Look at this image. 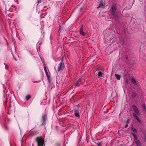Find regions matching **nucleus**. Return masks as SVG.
Masks as SVG:
<instances>
[{
    "instance_id": "1",
    "label": "nucleus",
    "mask_w": 146,
    "mask_h": 146,
    "mask_svg": "<svg viewBox=\"0 0 146 146\" xmlns=\"http://www.w3.org/2000/svg\"><path fill=\"white\" fill-rule=\"evenodd\" d=\"M117 9L116 5L115 4H113L111 7V9L109 10V12L112 15L115 17H117V13L116 11Z\"/></svg>"
},
{
    "instance_id": "16",
    "label": "nucleus",
    "mask_w": 146,
    "mask_h": 146,
    "mask_svg": "<svg viewBox=\"0 0 146 146\" xmlns=\"http://www.w3.org/2000/svg\"><path fill=\"white\" fill-rule=\"evenodd\" d=\"M103 74V73L100 71L98 72V75L99 76H102V75Z\"/></svg>"
},
{
    "instance_id": "6",
    "label": "nucleus",
    "mask_w": 146,
    "mask_h": 146,
    "mask_svg": "<svg viewBox=\"0 0 146 146\" xmlns=\"http://www.w3.org/2000/svg\"><path fill=\"white\" fill-rule=\"evenodd\" d=\"M104 6V5L102 1H101L99 2V6L97 7L98 9H99V8L102 7Z\"/></svg>"
},
{
    "instance_id": "14",
    "label": "nucleus",
    "mask_w": 146,
    "mask_h": 146,
    "mask_svg": "<svg viewBox=\"0 0 146 146\" xmlns=\"http://www.w3.org/2000/svg\"><path fill=\"white\" fill-rule=\"evenodd\" d=\"M44 71L45 72L46 74V75L47 76H48V73L47 70L46 69L45 66H44Z\"/></svg>"
},
{
    "instance_id": "27",
    "label": "nucleus",
    "mask_w": 146,
    "mask_h": 146,
    "mask_svg": "<svg viewBox=\"0 0 146 146\" xmlns=\"http://www.w3.org/2000/svg\"><path fill=\"white\" fill-rule=\"evenodd\" d=\"M83 8L82 7L80 9V11H81L82 10V9Z\"/></svg>"
},
{
    "instance_id": "30",
    "label": "nucleus",
    "mask_w": 146,
    "mask_h": 146,
    "mask_svg": "<svg viewBox=\"0 0 146 146\" xmlns=\"http://www.w3.org/2000/svg\"><path fill=\"white\" fill-rule=\"evenodd\" d=\"M126 82L127 83H128V80H126Z\"/></svg>"
},
{
    "instance_id": "2",
    "label": "nucleus",
    "mask_w": 146,
    "mask_h": 146,
    "mask_svg": "<svg viewBox=\"0 0 146 146\" xmlns=\"http://www.w3.org/2000/svg\"><path fill=\"white\" fill-rule=\"evenodd\" d=\"M36 141L38 144V146H43L44 141L41 137H38L36 139Z\"/></svg>"
},
{
    "instance_id": "24",
    "label": "nucleus",
    "mask_w": 146,
    "mask_h": 146,
    "mask_svg": "<svg viewBox=\"0 0 146 146\" xmlns=\"http://www.w3.org/2000/svg\"><path fill=\"white\" fill-rule=\"evenodd\" d=\"M97 144L98 146H100L101 144V143H98Z\"/></svg>"
},
{
    "instance_id": "4",
    "label": "nucleus",
    "mask_w": 146,
    "mask_h": 146,
    "mask_svg": "<svg viewBox=\"0 0 146 146\" xmlns=\"http://www.w3.org/2000/svg\"><path fill=\"white\" fill-rule=\"evenodd\" d=\"M132 107L134 111L138 115H139V112L137 107L133 105L132 106Z\"/></svg>"
},
{
    "instance_id": "28",
    "label": "nucleus",
    "mask_w": 146,
    "mask_h": 146,
    "mask_svg": "<svg viewBox=\"0 0 146 146\" xmlns=\"http://www.w3.org/2000/svg\"><path fill=\"white\" fill-rule=\"evenodd\" d=\"M80 80H79L78 82H77L78 83H79V82H80Z\"/></svg>"
},
{
    "instance_id": "25",
    "label": "nucleus",
    "mask_w": 146,
    "mask_h": 146,
    "mask_svg": "<svg viewBox=\"0 0 146 146\" xmlns=\"http://www.w3.org/2000/svg\"><path fill=\"white\" fill-rule=\"evenodd\" d=\"M41 2V0H38V1H37V3H40Z\"/></svg>"
},
{
    "instance_id": "13",
    "label": "nucleus",
    "mask_w": 146,
    "mask_h": 146,
    "mask_svg": "<svg viewBox=\"0 0 146 146\" xmlns=\"http://www.w3.org/2000/svg\"><path fill=\"white\" fill-rule=\"evenodd\" d=\"M132 135H133L135 139L136 140H137V137L135 134L134 133H132Z\"/></svg>"
},
{
    "instance_id": "9",
    "label": "nucleus",
    "mask_w": 146,
    "mask_h": 146,
    "mask_svg": "<svg viewBox=\"0 0 146 146\" xmlns=\"http://www.w3.org/2000/svg\"><path fill=\"white\" fill-rule=\"evenodd\" d=\"M115 76L117 78V79L118 80H120V78H121V76L119 75L118 74H115Z\"/></svg>"
},
{
    "instance_id": "26",
    "label": "nucleus",
    "mask_w": 146,
    "mask_h": 146,
    "mask_svg": "<svg viewBox=\"0 0 146 146\" xmlns=\"http://www.w3.org/2000/svg\"><path fill=\"white\" fill-rule=\"evenodd\" d=\"M125 58H126L127 60L128 59V56L127 55H126L125 56Z\"/></svg>"
},
{
    "instance_id": "19",
    "label": "nucleus",
    "mask_w": 146,
    "mask_h": 146,
    "mask_svg": "<svg viewBox=\"0 0 146 146\" xmlns=\"http://www.w3.org/2000/svg\"><path fill=\"white\" fill-rule=\"evenodd\" d=\"M120 44H121V45H123V44H124V42L123 40L122 39L121 40V41H120Z\"/></svg>"
},
{
    "instance_id": "20",
    "label": "nucleus",
    "mask_w": 146,
    "mask_h": 146,
    "mask_svg": "<svg viewBox=\"0 0 146 146\" xmlns=\"http://www.w3.org/2000/svg\"><path fill=\"white\" fill-rule=\"evenodd\" d=\"M132 130L134 132H136L137 130L134 127H132Z\"/></svg>"
},
{
    "instance_id": "11",
    "label": "nucleus",
    "mask_w": 146,
    "mask_h": 146,
    "mask_svg": "<svg viewBox=\"0 0 146 146\" xmlns=\"http://www.w3.org/2000/svg\"><path fill=\"white\" fill-rule=\"evenodd\" d=\"M136 143L137 146H141V144L140 142L138 140H136Z\"/></svg>"
},
{
    "instance_id": "7",
    "label": "nucleus",
    "mask_w": 146,
    "mask_h": 146,
    "mask_svg": "<svg viewBox=\"0 0 146 146\" xmlns=\"http://www.w3.org/2000/svg\"><path fill=\"white\" fill-rule=\"evenodd\" d=\"M46 116V115L45 114L43 115L42 116V119L43 120V123H42V125L44 124V123L45 121V117Z\"/></svg>"
},
{
    "instance_id": "3",
    "label": "nucleus",
    "mask_w": 146,
    "mask_h": 146,
    "mask_svg": "<svg viewBox=\"0 0 146 146\" xmlns=\"http://www.w3.org/2000/svg\"><path fill=\"white\" fill-rule=\"evenodd\" d=\"M64 68V63H60L58 68V71L59 72L60 70H63Z\"/></svg>"
},
{
    "instance_id": "18",
    "label": "nucleus",
    "mask_w": 146,
    "mask_h": 146,
    "mask_svg": "<svg viewBox=\"0 0 146 146\" xmlns=\"http://www.w3.org/2000/svg\"><path fill=\"white\" fill-rule=\"evenodd\" d=\"M131 81L132 83L134 84H135L136 83V81H135V80L133 78H132L131 79Z\"/></svg>"
},
{
    "instance_id": "21",
    "label": "nucleus",
    "mask_w": 146,
    "mask_h": 146,
    "mask_svg": "<svg viewBox=\"0 0 146 146\" xmlns=\"http://www.w3.org/2000/svg\"><path fill=\"white\" fill-rule=\"evenodd\" d=\"M129 119H128L127 120V121L126 123L128 124L129 122Z\"/></svg>"
},
{
    "instance_id": "29",
    "label": "nucleus",
    "mask_w": 146,
    "mask_h": 146,
    "mask_svg": "<svg viewBox=\"0 0 146 146\" xmlns=\"http://www.w3.org/2000/svg\"><path fill=\"white\" fill-rule=\"evenodd\" d=\"M134 94H132L133 96L134 97H135V95H134Z\"/></svg>"
},
{
    "instance_id": "8",
    "label": "nucleus",
    "mask_w": 146,
    "mask_h": 146,
    "mask_svg": "<svg viewBox=\"0 0 146 146\" xmlns=\"http://www.w3.org/2000/svg\"><path fill=\"white\" fill-rule=\"evenodd\" d=\"M133 115L135 118L138 121H139V122H140V120H139V119L137 117L136 114L135 113H133Z\"/></svg>"
},
{
    "instance_id": "22",
    "label": "nucleus",
    "mask_w": 146,
    "mask_h": 146,
    "mask_svg": "<svg viewBox=\"0 0 146 146\" xmlns=\"http://www.w3.org/2000/svg\"><path fill=\"white\" fill-rule=\"evenodd\" d=\"M79 83H78L77 82V83H76V87L78 86H79Z\"/></svg>"
},
{
    "instance_id": "5",
    "label": "nucleus",
    "mask_w": 146,
    "mask_h": 146,
    "mask_svg": "<svg viewBox=\"0 0 146 146\" xmlns=\"http://www.w3.org/2000/svg\"><path fill=\"white\" fill-rule=\"evenodd\" d=\"M80 34L83 36L85 35V33L83 32V26L81 27L80 29Z\"/></svg>"
},
{
    "instance_id": "17",
    "label": "nucleus",
    "mask_w": 146,
    "mask_h": 146,
    "mask_svg": "<svg viewBox=\"0 0 146 146\" xmlns=\"http://www.w3.org/2000/svg\"><path fill=\"white\" fill-rule=\"evenodd\" d=\"M30 98H31V96H30V95H28L26 96V99L27 100L29 99Z\"/></svg>"
},
{
    "instance_id": "10",
    "label": "nucleus",
    "mask_w": 146,
    "mask_h": 146,
    "mask_svg": "<svg viewBox=\"0 0 146 146\" xmlns=\"http://www.w3.org/2000/svg\"><path fill=\"white\" fill-rule=\"evenodd\" d=\"M135 0H133L132 5L131 6H129V8H128L127 7H126L125 9L126 10H129V9H130L132 7V5H133V3H134V2L135 1Z\"/></svg>"
},
{
    "instance_id": "31",
    "label": "nucleus",
    "mask_w": 146,
    "mask_h": 146,
    "mask_svg": "<svg viewBox=\"0 0 146 146\" xmlns=\"http://www.w3.org/2000/svg\"><path fill=\"white\" fill-rule=\"evenodd\" d=\"M145 140H146V135H145Z\"/></svg>"
},
{
    "instance_id": "15",
    "label": "nucleus",
    "mask_w": 146,
    "mask_h": 146,
    "mask_svg": "<svg viewBox=\"0 0 146 146\" xmlns=\"http://www.w3.org/2000/svg\"><path fill=\"white\" fill-rule=\"evenodd\" d=\"M4 65H5V68L7 70L9 68V66L6 64L4 63Z\"/></svg>"
},
{
    "instance_id": "23",
    "label": "nucleus",
    "mask_w": 146,
    "mask_h": 146,
    "mask_svg": "<svg viewBox=\"0 0 146 146\" xmlns=\"http://www.w3.org/2000/svg\"><path fill=\"white\" fill-rule=\"evenodd\" d=\"M128 124L126 123V125H125V128H127L128 127Z\"/></svg>"
},
{
    "instance_id": "12",
    "label": "nucleus",
    "mask_w": 146,
    "mask_h": 146,
    "mask_svg": "<svg viewBox=\"0 0 146 146\" xmlns=\"http://www.w3.org/2000/svg\"><path fill=\"white\" fill-rule=\"evenodd\" d=\"M74 114L76 116L79 117H80V115L76 111H75Z\"/></svg>"
}]
</instances>
